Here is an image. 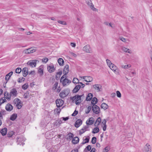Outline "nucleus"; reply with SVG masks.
Returning <instances> with one entry per match:
<instances>
[{
	"label": "nucleus",
	"mask_w": 152,
	"mask_h": 152,
	"mask_svg": "<svg viewBox=\"0 0 152 152\" xmlns=\"http://www.w3.org/2000/svg\"><path fill=\"white\" fill-rule=\"evenodd\" d=\"M62 123V122L61 120H57L55 123V125L57 126H59Z\"/></svg>",
	"instance_id": "ea45409f"
},
{
	"label": "nucleus",
	"mask_w": 152,
	"mask_h": 152,
	"mask_svg": "<svg viewBox=\"0 0 152 152\" xmlns=\"http://www.w3.org/2000/svg\"><path fill=\"white\" fill-rule=\"evenodd\" d=\"M120 40L124 42H126V39L124 37H121L120 38Z\"/></svg>",
	"instance_id": "680f3d73"
},
{
	"label": "nucleus",
	"mask_w": 152,
	"mask_h": 152,
	"mask_svg": "<svg viewBox=\"0 0 152 152\" xmlns=\"http://www.w3.org/2000/svg\"><path fill=\"white\" fill-rule=\"evenodd\" d=\"M7 129L6 128H4L1 131V133L3 136H4L6 135L7 133Z\"/></svg>",
	"instance_id": "bb28decb"
},
{
	"label": "nucleus",
	"mask_w": 152,
	"mask_h": 152,
	"mask_svg": "<svg viewBox=\"0 0 152 152\" xmlns=\"http://www.w3.org/2000/svg\"><path fill=\"white\" fill-rule=\"evenodd\" d=\"M57 147L56 146H53L50 148L49 150V152H56L57 151Z\"/></svg>",
	"instance_id": "b1692460"
},
{
	"label": "nucleus",
	"mask_w": 152,
	"mask_h": 152,
	"mask_svg": "<svg viewBox=\"0 0 152 152\" xmlns=\"http://www.w3.org/2000/svg\"><path fill=\"white\" fill-rule=\"evenodd\" d=\"M48 61V59L47 58H45L42 59V61L45 62V63H47Z\"/></svg>",
	"instance_id": "bf43d9fd"
},
{
	"label": "nucleus",
	"mask_w": 152,
	"mask_h": 152,
	"mask_svg": "<svg viewBox=\"0 0 152 152\" xmlns=\"http://www.w3.org/2000/svg\"><path fill=\"white\" fill-rule=\"evenodd\" d=\"M84 97L83 94L81 95L77 94L72 97L71 99L73 102L75 101L76 105H78L83 101L82 97Z\"/></svg>",
	"instance_id": "f257e3e1"
},
{
	"label": "nucleus",
	"mask_w": 152,
	"mask_h": 152,
	"mask_svg": "<svg viewBox=\"0 0 152 152\" xmlns=\"http://www.w3.org/2000/svg\"><path fill=\"white\" fill-rule=\"evenodd\" d=\"M58 62L60 66L63 65L64 63V61L62 58H59L58 60Z\"/></svg>",
	"instance_id": "c9c22d12"
},
{
	"label": "nucleus",
	"mask_w": 152,
	"mask_h": 152,
	"mask_svg": "<svg viewBox=\"0 0 152 152\" xmlns=\"http://www.w3.org/2000/svg\"><path fill=\"white\" fill-rule=\"evenodd\" d=\"M37 61V60H34L28 61L27 62V64L32 67H33V66L35 67L36 65Z\"/></svg>",
	"instance_id": "9b49d317"
},
{
	"label": "nucleus",
	"mask_w": 152,
	"mask_h": 152,
	"mask_svg": "<svg viewBox=\"0 0 152 152\" xmlns=\"http://www.w3.org/2000/svg\"><path fill=\"white\" fill-rule=\"evenodd\" d=\"M83 50L88 53H91V49L89 45H87L83 48Z\"/></svg>",
	"instance_id": "9d476101"
},
{
	"label": "nucleus",
	"mask_w": 152,
	"mask_h": 152,
	"mask_svg": "<svg viewBox=\"0 0 152 152\" xmlns=\"http://www.w3.org/2000/svg\"><path fill=\"white\" fill-rule=\"evenodd\" d=\"M47 69L48 72L50 73L53 72L55 70V68L53 65L49 66L48 67Z\"/></svg>",
	"instance_id": "5701e85b"
},
{
	"label": "nucleus",
	"mask_w": 152,
	"mask_h": 152,
	"mask_svg": "<svg viewBox=\"0 0 152 152\" xmlns=\"http://www.w3.org/2000/svg\"><path fill=\"white\" fill-rule=\"evenodd\" d=\"M71 82V81L66 78L64 79L62 81L63 85L64 86L68 85Z\"/></svg>",
	"instance_id": "f8f14e48"
},
{
	"label": "nucleus",
	"mask_w": 152,
	"mask_h": 152,
	"mask_svg": "<svg viewBox=\"0 0 152 152\" xmlns=\"http://www.w3.org/2000/svg\"><path fill=\"white\" fill-rule=\"evenodd\" d=\"M93 95L91 93H88L86 99V101H90L91 99L92 98Z\"/></svg>",
	"instance_id": "cd10ccee"
},
{
	"label": "nucleus",
	"mask_w": 152,
	"mask_h": 152,
	"mask_svg": "<svg viewBox=\"0 0 152 152\" xmlns=\"http://www.w3.org/2000/svg\"><path fill=\"white\" fill-rule=\"evenodd\" d=\"M21 71V69L19 67L16 68L15 70V72L17 73H20Z\"/></svg>",
	"instance_id": "8fccbe9b"
},
{
	"label": "nucleus",
	"mask_w": 152,
	"mask_h": 152,
	"mask_svg": "<svg viewBox=\"0 0 152 152\" xmlns=\"http://www.w3.org/2000/svg\"><path fill=\"white\" fill-rule=\"evenodd\" d=\"M13 73V72L12 71L10 72L9 73L7 74L5 77V79L6 80L8 81L9 79L11 76L12 75Z\"/></svg>",
	"instance_id": "c85d7f7f"
},
{
	"label": "nucleus",
	"mask_w": 152,
	"mask_h": 152,
	"mask_svg": "<svg viewBox=\"0 0 152 152\" xmlns=\"http://www.w3.org/2000/svg\"><path fill=\"white\" fill-rule=\"evenodd\" d=\"M36 50V49L35 48H30L24 50V52L26 54H28L33 53L35 52Z\"/></svg>",
	"instance_id": "6e6552de"
},
{
	"label": "nucleus",
	"mask_w": 152,
	"mask_h": 152,
	"mask_svg": "<svg viewBox=\"0 0 152 152\" xmlns=\"http://www.w3.org/2000/svg\"><path fill=\"white\" fill-rule=\"evenodd\" d=\"M106 121L105 119H104L103 120L102 123L104 124V125H106Z\"/></svg>",
	"instance_id": "774afa93"
},
{
	"label": "nucleus",
	"mask_w": 152,
	"mask_h": 152,
	"mask_svg": "<svg viewBox=\"0 0 152 152\" xmlns=\"http://www.w3.org/2000/svg\"><path fill=\"white\" fill-rule=\"evenodd\" d=\"M69 66L68 64H66L64 69L63 73L64 75H66L68 73L69 71Z\"/></svg>",
	"instance_id": "dca6fc26"
},
{
	"label": "nucleus",
	"mask_w": 152,
	"mask_h": 152,
	"mask_svg": "<svg viewBox=\"0 0 152 152\" xmlns=\"http://www.w3.org/2000/svg\"><path fill=\"white\" fill-rule=\"evenodd\" d=\"M116 94L118 97L120 98L121 97V94L119 91H116Z\"/></svg>",
	"instance_id": "6e6d98bb"
},
{
	"label": "nucleus",
	"mask_w": 152,
	"mask_h": 152,
	"mask_svg": "<svg viewBox=\"0 0 152 152\" xmlns=\"http://www.w3.org/2000/svg\"><path fill=\"white\" fill-rule=\"evenodd\" d=\"M67 136H68L67 139H69L71 140L74 137L73 134L71 132H69L67 135Z\"/></svg>",
	"instance_id": "4c0bfd02"
},
{
	"label": "nucleus",
	"mask_w": 152,
	"mask_h": 152,
	"mask_svg": "<svg viewBox=\"0 0 152 152\" xmlns=\"http://www.w3.org/2000/svg\"><path fill=\"white\" fill-rule=\"evenodd\" d=\"M106 61L107 64L109 66L111 64H113L111 63V61L108 59H107L106 60Z\"/></svg>",
	"instance_id": "864d4df0"
},
{
	"label": "nucleus",
	"mask_w": 152,
	"mask_h": 152,
	"mask_svg": "<svg viewBox=\"0 0 152 152\" xmlns=\"http://www.w3.org/2000/svg\"><path fill=\"white\" fill-rule=\"evenodd\" d=\"M4 96H5V98L7 99H10L11 97V96L10 94V93L9 94L8 92L7 91L5 92L4 94Z\"/></svg>",
	"instance_id": "7c9ffc66"
},
{
	"label": "nucleus",
	"mask_w": 152,
	"mask_h": 152,
	"mask_svg": "<svg viewBox=\"0 0 152 152\" xmlns=\"http://www.w3.org/2000/svg\"><path fill=\"white\" fill-rule=\"evenodd\" d=\"M88 121H87L86 123L87 125H91L94 124V118H93L91 117L89 119V120L88 121Z\"/></svg>",
	"instance_id": "4be33fe9"
},
{
	"label": "nucleus",
	"mask_w": 152,
	"mask_h": 152,
	"mask_svg": "<svg viewBox=\"0 0 152 152\" xmlns=\"http://www.w3.org/2000/svg\"><path fill=\"white\" fill-rule=\"evenodd\" d=\"M17 115L15 113L12 115L10 117V119L12 121L15 120L17 118Z\"/></svg>",
	"instance_id": "72a5a7b5"
},
{
	"label": "nucleus",
	"mask_w": 152,
	"mask_h": 152,
	"mask_svg": "<svg viewBox=\"0 0 152 152\" xmlns=\"http://www.w3.org/2000/svg\"><path fill=\"white\" fill-rule=\"evenodd\" d=\"M131 66L130 64H128L126 65H122L121 66V67L122 68L124 69H128L130 67H131Z\"/></svg>",
	"instance_id": "58836bf2"
},
{
	"label": "nucleus",
	"mask_w": 152,
	"mask_h": 152,
	"mask_svg": "<svg viewBox=\"0 0 152 152\" xmlns=\"http://www.w3.org/2000/svg\"><path fill=\"white\" fill-rule=\"evenodd\" d=\"M136 75V72H130L129 73V75L131 77H133L134 76Z\"/></svg>",
	"instance_id": "09e8293b"
},
{
	"label": "nucleus",
	"mask_w": 152,
	"mask_h": 152,
	"mask_svg": "<svg viewBox=\"0 0 152 152\" xmlns=\"http://www.w3.org/2000/svg\"><path fill=\"white\" fill-rule=\"evenodd\" d=\"M58 23L62 25H66V22L63 21L58 20Z\"/></svg>",
	"instance_id": "5fc2aeb1"
},
{
	"label": "nucleus",
	"mask_w": 152,
	"mask_h": 152,
	"mask_svg": "<svg viewBox=\"0 0 152 152\" xmlns=\"http://www.w3.org/2000/svg\"><path fill=\"white\" fill-rule=\"evenodd\" d=\"M1 115H5L6 114V111L5 110H3L1 111Z\"/></svg>",
	"instance_id": "052dcab7"
},
{
	"label": "nucleus",
	"mask_w": 152,
	"mask_h": 152,
	"mask_svg": "<svg viewBox=\"0 0 152 152\" xmlns=\"http://www.w3.org/2000/svg\"><path fill=\"white\" fill-rule=\"evenodd\" d=\"M99 128L98 127H96L94 128L93 129L92 131V133L93 134H95L98 133L99 132Z\"/></svg>",
	"instance_id": "f704fd0d"
},
{
	"label": "nucleus",
	"mask_w": 152,
	"mask_h": 152,
	"mask_svg": "<svg viewBox=\"0 0 152 152\" xmlns=\"http://www.w3.org/2000/svg\"><path fill=\"white\" fill-rule=\"evenodd\" d=\"M96 138L95 137H93L91 140V142L93 144H94L96 143Z\"/></svg>",
	"instance_id": "de8ad7c7"
},
{
	"label": "nucleus",
	"mask_w": 152,
	"mask_h": 152,
	"mask_svg": "<svg viewBox=\"0 0 152 152\" xmlns=\"http://www.w3.org/2000/svg\"><path fill=\"white\" fill-rule=\"evenodd\" d=\"M58 83L57 82H56L54 85V87L55 89L57 88V87L58 86Z\"/></svg>",
	"instance_id": "338daca9"
},
{
	"label": "nucleus",
	"mask_w": 152,
	"mask_h": 152,
	"mask_svg": "<svg viewBox=\"0 0 152 152\" xmlns=\"http://www.w3.org/2000/svg\"><path fill=\"white\" fill-rule=\"evenodd\" d=\"M56 106L58 107H61L64 103V101L61 99H58L56 101Z\"/></svg>",
	"instance_id": "0eeeda50"
},
{
	"label": "nucleus",
	"mask_w": 152,
	"mask_h": 152,
	"mask_svg": "<svg viewBox=\"0 0 152 152\" xmlns=\"http://www.w3.org/2000/svg\"><path fill=\"white\" fill-rule=\"evenodd\" d=\"M23 75L24 77L26 76L28 74V69L26 67L24 68L22 70Z\"/></svg>",
	"instance_id": "aec40b11"
},
{
	"label": "nucleus",
	"mask_w": 152,
	"mask_h": 152,
	"mask_svg": "<svg viewBox=\"0 0 152 152\" xmlns=\"http://www.w3.org/2000/svg\"><path fill=\"white\" fill-rule=\"evenodd\" d=\"M87 4L94 11H96L97 9L94 7V5L91 0H86Z\"/></svg>",
	"instance_id": "423d86ee"
},
{
	"label": "nucleus",
	"mask_w": 152,
	"mask_h": 152,
	"mask_svg": "<svg viewBox=\"0 0 152 152\" xmlns=\"http://www.w3.org/2000/svg\"><path fill=\"white\" fill-rule=\"evenodd\" d=\"M82 123V121L80 119L77 120L75 123V126L76 128L79 127Z\"/></svg>",
	"instance_id": "ddd939ff"
},
{
	"label": "nucleus",
	"mask_w": 152,
	"mask_h": 152,
	"mask_svg": "<svg viewBox=\"0 0 152 152\" xmlns=\"http://www.w3.org/2000/svg\"><path fill=\"white\" fill-rule=\"evenodd\" d=\"M85 81L87 82H90L92 81L93 79L92 77L89 76H85L82 77Z\"/></svg>",
	"instance_id": "4468645a"
},
{
	"label": "nucleus",
	"mask_w": 152,
	"mask_h": 152,
	"mask_svg": "<svg viewBox=\"0 0 152 152\" xmlns=\"http://www.w3.org/2000/svg\"><path fill=\"white\" fill-rule=\"evenodd\" d=\"M144 148L145 152H151L150 146L148 143H147L145 145Z\"/></svg>",
	"instance_id": "a211bd4d"
},
{
	"label": "nucleus",
	"mask_w": 152,
	"mask_h": 152,
	"mask_svg": "<svg viewBox=\"0 0 152 152\" xmlns=\"http://www.w3.org/2000/svg\"><path fill=\"white\" fill-rule=\"evenodd\" d=\"M98 99L96 97H94L91 100V103L92 105L94 104H96L98 102Z\"/></svg>",
	"instance_id": "c756f323"
},
{
	"label": "nucleus",
	"mask_w": 152,
	"mask_h": 152,
	"mask_svg": "<svg viewBox=\"0 0 152 152\" xmlns=\"http://www.w3.org/2000/svg\"><path fill=\"white\" fill-rule=\"evenodd\" d=\"M89 138L86 137L85 139L83 140L81 144L83 145H84L86 143H88L89 141Z\"/></svg>",
	"instance_id": "a19ab883"
},
{
	"label": "nucleus",
	"mask_w": 152,
	"mask_h": 152,
	"mask_svg": "<svg viewBox=\"0 0 152 152\" xmlns=\"http://www.w3.org/2000/svg\"><path fill=\"white\" fill-rule=\"evenodd\" d=\"M28 84L26 83L22 86V88L23 90H26L28 88Z\"/></svg>",
	"instance_id": "37998d69"
},
{
	"label": "nucleus",
	"mask_w": 152,
	"mask_h": 152,
	"mask_svg": "<svg viewBox=\"0 0 152 152\" xmlns=\"http://www.w3.org/2000/svg\"><path fill=\"white\" fill-rule=\"evenodd\" d=\"M62 74V72L61 71H59L57 72L56 75V79L59 78L60 77L61 75Z\"/></svg>",
	"instance_id": "79ce46f5"
},
{
	"label": "nucleus",
	"mask_w": 152,
	"mask_h": 152,
	"mask_svg": "<svg viewBox=\"0 0 152 152\" xmlns=\"http://www.w3.org/2000/svg\"><path fill=\"white\" fill-rule=\"evenodd\" d=\"M101 121L100 117H99L97 119L96 122L95 124V126H98L100 124Z\"/></svg>",
	"instance_id": "2f4dec72"
},
{
	"label": "nucleus",
	"mask_w": 152,
	"mask_h": 152,
	"mask_svg": "<svg viewBox=\"0 0 152 152\" xmlns=\"http://www.w3.org/2000/svg\"><path fill=\"white\" fill-rule=\"evenodd\" d=\"M92 106L91 105L88 106L87 108V110L85 111V113L86 114H88L89 113L91 109H92Z\"/></svg>",
	"instance_id": "a18cd8bd"
},
{
	"label": "nucleus",
	"mask_w": 152,
	"mask_h": 152,
	"mask_svg": "<svg viewBox=\"0 0 152 152\" xmlns=\"http://www.w3.org/2000/svg\"><path fill=\"white\" fill-rule=\"evenodd\" d=\"M110 68L116 75L120 74L119 71L116 66L114 64H111L109 66Z\"/></svg>",
	"instance_id": "39448f33"
},
{
	"label": "nucleus",
	"mask_w": 152,
	"mask_h": 152,
	"mask_svg": "<svg viewBox=\"0 0 152 152\" xmlns=\"http://www.w3.org/2000/svg\"><path fill=\"white\" fill-rule=\"evenodd\" d=\"M92 110L93 113L98 114L100 113V108L96 105L94 104L92 106Z\"/></svg>",
	"instance_id": "7ed1b4c3"
},
{
	"label": "nucleus",
	"mask_w": 152,
	"mask_h": 152,
	"mask_svg": "<svg viewBox=\"0 0 152 152\" xmlns=\"http://www.w3.org/2000/svg\"><path fill=\"white\" fill-rule=\"evenodd\" d=\"M61 118V119L62 118L63 120H64V121H66L68 120L69 119V117H63Z\"/></svg>",
	"instance_id": "69168bd1"
},
{
	"label": "nucleus",
	"mask_w": 152,
	"mask_h": 152,
	"mask_svg": "<svg viewBox=\"0 0 152 152\" xmlns=\"http://www.w3.org/2000/svg\"><path fill=\"white\" fill-rule=\"evenodd\" d=\"M79 141V138L77 137L73 138L72 140V142L73 144H75L77 143Z\"/></svg>",
	"instance_id": "393cba45"
},
{
	"label": "nucleus",
	"mask_w": 152,
	"mask_h": 152,
	"mask_svg": "<svg viewBox=\"0 0 152 152\" xmlns=\"http://www.w3.org/2000/svg\"><path fill=\"white\" fill-rule=\"evenodd\" d=\"M72 82L74 83H78L80 82H79V80L76 78H74L72 80Z\"/></svg>",
	"instance_id": "c03bdc74"
},
{
	"label": "nucleus",
	"mask_w": 152,
	"mask_h": 152,
	"mask_svg": "<svg viewBox=\"0 0 152 152\" xmlns=\"http://www.w3.org/2000/svg\"><path fill=\"white\" fill-rule=\"evenodd\" d=\"M79 85H80V86H81L82 88H83L85 86V85L84 84H83L82 83L80 82L79 83Z\"/></svg>",
	"instance_id": "0e129e2a"
},
{
	"label": "nucleus",
	"mask_w": 152,
	"mask_h": 152,
	"mask_svg": "<svg viewBox=\"0 0 152 152\" xmlns=\"http://www.w3.org/2000/svg\"><path fill=\"white\" fill-rule=\"evenodd\" d=\"M13 107L12 105L10 104H8L5 106L6 110L9 111H11L13 109Z\"/></svg>",
	"instance_id": "f3484780"
},
{
	"label": "nucleus",
	"mask_w": 152,
	"mask_h": 152,
	"mask_svg": "<svg viewBox=\"0 0 152 152\" xmlns=\"http://www.w3.org/2000/svg\"><path fill=\"white\" fill-rule=\"evenodd\" d=\"M101 108L104 109V110L108 108V106L105 103H103L101 105Z\"/></svg>",
	"instance_id": "473e14b6"
},
{
	"label": "nucleus",
	"mask_w": 152,
	"mask_h": 152,
	"mask_svg": "<svg viewBox=\"0 0 152 152\" xmlns=\"http://www.w3.org/2000/svg\"><path fill=\"white\" fill-rule=\"evenodd\" d=\"M66 75H64L62 76L61 77V79H60V82H62V81H63V80L65 78H66Z\"/></svg>",
	"instance_id": "4d7b16f0"
},
{
	"label": "nucleus",
	"mask_w": 152,
	"mask_h": 152,
	"mask_svg": "<svg viewBox=\"0 0 152 152\" xmlns=\"http://www.w3.org/2000/svg\"><path fill=\"white\" fill-rule=\"evenodd\" d=\"M61 111V109L60 108H56L54 110V112L55 113H57L59 114Z\"/></svg>",
	"instance_id": "49530a36"
},
{
	"label": "nucleus",
	"mask_w": 152,
	"mask_h": 152,
	"mask_svg": "<svg viewBox=\"0 0 152 152\" xmlns=\"http://www.w3.org/2000/svg\"><path fill=\"white\" fill-rule=\"evenodd\" d=\"M81 88L80 85H78L76 86L73 90V93H76L78 92Z\"/></svg>",
	"instance_id": "412c9836"
},
{
	"label": "nucleus",
	"mask_w": 152,
	"mask_h": 152,
	"mask_svg": "<svg viewBox=\"0 0 152 152\" xmlns=\"http://www.w3.org/2000/svg\"><path fill=\"white\" fill-rule=\"evenodd\" d=\"M121 50L124 52L126 53H131V51L129 49H128L125 47H121Z\"/></svg>",
	"instance_id": "a878e982"
},
{
	"label": "nucleus",
	"mask_w": 152,
	"mask_h": 152,
	"mask_svg": "<svg viewBox=\"0 0 152 152\" xmlns=\"http://www.w3.org/2000/svg\"><path fill=\"white\" fill-rule=\"evenodd\" d=\"M91 149V146L90 145H88L85 148L84 150V152H88V151H90Z\"/></svg>",
	"instance_id": "e433bc0d"
},
{
	"label": "nucleus",
	"mask_w": 152,
	"mask_h": 152,
	"mask_svg": "<svg viewBox=\"0 0 152 152\" xmlns=\"http://www.w3.org/2000/svg\"><path fill=\"white\" fill-rule=\"evenodd\" d=\"M109 151L108 148L107 147H105L103 152H107Z\"/></svg>",
	"instance_id": "e2e57ef3"
},
{
	"label": "nucleus",
	"mask_w": 152,
	"mask_h": 152,
	"mask_svg": "<svg viewBox=\"0 0 152 152\" xmlns=\"http://www.w3.org/2000/svg\"><path fill=\"white\" fill-rule=\"evenodd\" d=\"M78 111L76 110H75L74 112L72 114V116H75L78 113Z\"/></svg>",
	"instance_id": "13d9d810"
},
{
	"label": "nucleus",
	"mask_w": 152,
	"mask_h": 152,
	"mask_svg": "<svg viewBox=\"0 0 152 152\" xmlns=\"http://www.w3.org/2000/svg\"><path fill=\"white\" fill-rule=\"evenodd\" d=\"M70 92V90L68 89H65L60 93L59 96L61 98L63 99Z\"/></svg>",
	"instance_id": "f03ea898"
},
{
	"label": "nucleus",
	"mask_w": 152,
	"mask_h": 152,
	"mask_svg": "<svg viewBox=\"0 0 152 152\" xmlns=\"http://www.w3.org/2000/svg\"><path fill=\"white\" fill-rule=\"evenodd\" d=\"M38 72L41 75L43 74V70L41 68H39L38 70Z\"/></svg>",
	"instance_id": "603ef678"
},
{
	"label": "nucleus",
	"mask_w": 152,
	"mask_h": 152,
	"mask_svg": "<svg viewBox=\"0 0 152 152\" xmlns=\"http://www.w3.org/2000/svg\"><path fill=\"white\" fill-rule=\"evenodd\" d=\"M88 128V127L87 126H84L82 129L80 130V134L81 135L87 130H88L87 129Z\"/></svg>",
	"instance_id": "6ab92c4d"
},
{
	"label": "nucleus",
	"mask_w": 152,
	"mask_h": 152,
	"mask_svg": "<svg viewBox=\"0 0 152 152\" xmlns=\"http://www.w3.org/2000/svg\"><path fill=\"white\" fill-rule=\"evenodd\" d=\"M25 80V78L23 77H22L21 79L20 78H19L18 79V83H21L22 81H24Z\"/></svg>",
	"instance_id": "3c124183"
},
{
	"label": "nucleus",
	"mask_w": 152,
	"mask_h": 152,
	"mask_svg": "<svg viewBox=\"0 0 152 152\" xmlns=\"http://www.w3.org/2000/svg\"><path fill=\"white\" fill-rule=\"evenodd\" d=\"M10 93L11 97H13L17 96L18 94L16 89L15 88H12L11 90Z\"/></svg>",
	"instance_id": "1a4fd4ad"
},
{
	"label": "nucleus",
	"mask_w": 152,
	"mask_h": 152,
	"mask_svg": "<svg viewBox=\"0 0 152 152\" xmlns=\"http://www.w3.org/2000/svg\"><path fill=\"white\" fill-rule=\"evenodd\" d=\"M93 86L94 88L98 92L101 91L100 89H101L102 87V86L99 84L94 85Z\"/></svg>",
	"instance_id": "2eb2a0df"
},
{
	"label": "nucleus",
	"mask_w": 152,
	"mask_h": 152,
	"mask_svg": "<svg viewBox=\"0 0 152 152\" xmlns=\"http://www.w3.org/2000/svg\"><path fill=\"white\" fill-rule=\"evenodd\" d=\"M13 102L15 104H16V106L18 109H21L22 107V104L19 99L18 98L15 99L13 101Z\"/></svg>",
	"instance_id": "20e7f679"
}]
</instances>
